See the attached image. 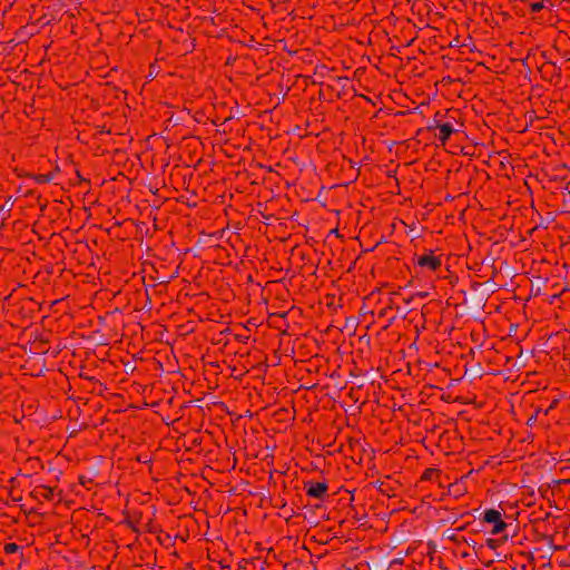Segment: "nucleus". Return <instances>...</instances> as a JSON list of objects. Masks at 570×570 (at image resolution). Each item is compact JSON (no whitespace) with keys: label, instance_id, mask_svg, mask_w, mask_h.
I'll return each instance as SVG.
<instances>
[{"label":"nucleus","instance_id":"nucleus-1","mask_svg":"<svg viewBox=\"0 0 570 570\" xmlns=\"http://www.w3.org/2000/svg\"><path fill=\"white\" fill-rule=\"evenodd\" d=\"M399 297V293L389 292L385 295L379 289L377 292H372L367 297H365L364 304L362 306V311L364 314L370 313L371 315L375 314V311H367V303H372L377 301L382 306L376 312L377 320L382 321V330H387L395 318L397 317L400 306L397 305L396 298Z\"/></svg>","mask_w":570,"mask_h":570},{"label":"nucleus","instance_id":"nucleus-2","mask_svg":"<svg viewBox=\"0 0 570 570\" xmlns=\"http://www.w3.org/2000/svg\"><path fill=\"white\" fill-rule=\"evenodd\" d=\"M493 258L495 257L492 256V252H488L485 255H482L481 252H469L466 255H449L446 262L449 268L450 262L455 259L456 265L465 266L466 269L474 272L479 278L489 282L493 278Z\"/></svg>","mask_w":570,"mask_h":570},{"label":"nucleus","instance_id":"nucleus-3","mask_svg":"<svg viewBox=\"0 0 570 570\" xmlns=\"http://www.w3.org/2000/svg\"><path fill=\"white\" fill-rule=\"evenodd\" d=\"M481 521L491 525L490 533L493 535H500L499 539H487V546L491 549H497L503 541L508 539V533H505L509 524L503 519L501 511L497 509H487L483 514Z\"/></svg>","mask_w":570,"mask_h":570},{"label":"nucleus","instance_id":"nucleus-4","mask_svg":"<svg viewBox=\"0 0 570 570\" xmlns=\"http://www.w3.org/2000/svg\"><path fill=\"white\" fill-rule=\"evenodd\" d=\"M493 281L499 286L507 285V279H512L517 274V269L513 265H511L507 258H502L500 256H495L493 258Z\"/></svg>","mask_w":570,"mask_h":570},{"label":"nucleus","instance_id":"nucleus-5","mask_svg":"<svg viewBox=\"0 0 570 570\" xmlns=\"http://www.w3.org/2000/svg\"><path fill=\"white\" fill-rule=\"evenodd\" d=\"M311 254H317V252H289L288 265L286 267L281 266L279 269H286V273L289 271L295 274L297 271L303 269L306 267L307 263H311V266L307 267V272L312 273L314 272V267L316 266L311 257Z\"/></svg>","mask_w":570,"mask_h":570},{"label":"nucleus","instance_id":"nucleus-6","mask_svg":"<svg viewBox=\"0 0 570 570\" xmlns=\"http://www.w3.org/2000/svg\"><path fill=\"white\" fill-rule=\"evenodd\" d=\"M434 252L431 254H415L413 257V264L419 268V273H435L441 269L442 261L440 256H434Z\"/></svg>","mask_w":570,"mask_h":570},{"label":"nucleus","instance_id":"nucleus-7","mask_svg":"<svg viewBox=\"0 0 570 570\" xmlns=\"http://www.w3.org/2000/svg\"><path fill=\"white\" fill-rule=\"evenodd\" d=\"M213 264L236 271H240V267L245 268V262L238 256V252H218V255L213 259Z\"/></svg>","mask_w":570,"mask_h":570},{"label":"nucleus","instance_id":"nucleus-8","mask_svg":"<svg viewBox=\"0 0 570 570\" xmlns=\"http://www.w3.org/2000/svg\"><path fill=\"white\" fill-rule=\"evenodd\" d=\"M304 490L308 498L318 501H325L328 499V482L327 481H305Z\"/></svg>","mask_w":570,"mask_h":570},{"label":"nucleus","instance_id":"nucleus-9","mask_svg":"<svg viewBox=\"0 0 570 570\" xmlns=\"http://www.w3.org/2000/svg\"><path fill=\"white\" fill-rule=\"evenodd\" d=\"M532 266L531 269L533 272L542 273L544 277L552 273L551 269V258H548L542 255V252H532Z\"/></svg>","mask_w":570,"mask_h":570},{"label":"nucleus","instance_id":"nucleus-10","mask_svg":"<svg viewBox=\"0 0 570 570\" xmlns=\"http://www.w3.org/2000/svg\"><path fill=\"white\" fill-rule=\"evenodd\" d=\"M30 495L39 503L43 501H52L55 495V488L46 484H39L33 488Z\"/></svg>","mask_w":570,"mask_h":570},{"label":"nucleus","instance_id":"nucleus-11","mask_svg":"<svg viewBox=\"0 0 570 570\" xmlns=\"http://www.w3.org/2000/svg\"><path fill=\"white\" fill-rule=\"evenodd\" d=\"M564 287H562L560 291L556 292H549L546 287L544 292L542 293L543 302H548L549 304H554L556 301L560 299L561 294L563 293Z\"/></svg>","mask_w":570,"mask_h":570},{"label":"nucleus","instance_id":"nucleus-12","mask_svg":"<svg viewBox=\"0 0 570 570\" xmlns=\"http://www.w3.org/2000/svg\"><path fill=\"white\" fill-rule=\"evenodd\" d=\"M441 476V471L435 468H428L421 475V481H436Z\"/></svg>","mask_w":570,"mask_h":570},{"label":"nucleus","instance_id":"nucleus-13","mask_svg":"<svg viewBox=\"0 0 570 570\" xmlns=\"http://www.w3.org/2000/svg\"><path fill=\"white\" fill-rule=\"evenodd\" d=\"M325 303L331 311H336L337 308H342L343 306L342 297L336 298L335 295L333 294H327L325 296Z\"/></svg>","mask_w":570,"mask_h":570},{"label":"nucleus","instance_id":"nucleus-14","mask_svg":"<svg viewBox=\"0 0 570 570\" xmlns=\"http://www.w3.org/2000/svg\"><path fill=\"white\" fill-rule=\"evenodd\" d=\"M553 407V403L550 405L548 410H542L540 407L535 409L534 413L528 419L527 424L532 426L540 416H547L550 409Z\"/></svg>","mask_w":570,"mask_h":570},{"label":"nucleus","instance_id":"nucleus-15","mask_svg":"<svg viewBox=\"0 0 570 570\" xmlns=\"http://www.w3.org/2000/svg\"><path fill=\"white\" fill-rule=\"evenodd\" d=\"M439 128L441 131L440 139L442 141H445L450 137V135L453 132V128L450 124H442L439 126Z\"/></svg>","mask_w":570,"mask_h":570},{"label":"nucleus","instance_id":"nucleus-16","mask_svg":"<svg viewBox=\"0 0 570 570\" xmlns=\"http://www.w3.org/2000/svg\"><path fill=\"white\" fill-rule=\"evenodd\" d=\"M21 550H22V547L18 546L14 542H8L3 547V551H4L6 554H13V553H16L18 551H21Z\"/></svg>","mask_w":570,"mask_h":570},{"label":"nucleus","instance_id":"nucleus-17","mask_svg":"<svg viewBox=\"0 0 570 570\" xmlns=\"http://www.w3.org/2000/svg\"><path fill=\"white\" fill-rule=\"evenodd\" d=\"M287 314H288V309H283V311L277 309V311L271 312L269 321L274 322L276 318H285Z\"/></svg>","mask_w":570,"mask_h":570},{"label":"nucleus","instance_id":"nucleus-18","mask_svg":"<svg viewBox=\"0 0 570 570\" xmlns=\"http://www.w3.org/2000/svg\"><path fill=\"white\" fill-rule=\"evenodd\" d=\"M449 493L459 498L462 494V487L459 483H453L449 487Z\"/></svg>","mask_w":570,"mask_h":570},{"label":"nucleus","instance_id":"nucleus-19","mask_svg":"<svg viewBox=\"0 0 570 570\" xmlns=\"http://www.w3.org/2000/svg\"><path fill=\"white\" fill-rule=\"evenodd\" d=\"M541 540L544 541L550 548L553 550H560L561 547H557L553 544V535L551 534H542Z\"/></svg>","mask_w":570,"mask_h":570},{"label":"nucleus","instance_id":"nucleus-20","mask_svg":"<svg viewBox=\"0 0 570 570\" xmlns=\"http://www.w3.org/2000/svg\"><path fill=\"white\" fill-rule=\"evenodd\" d=\"M83 289L86 291L85 303H86V305H88V303L90 302L95 291H94V288H92V286L90 284H86Z\"/></svg>","mask_w":570,"mask_h":570},{"label":"nucleus","instance_id":"nucleus-21","mask_svg":"<svg viewBox=\"0 0 570 570\" xmlns=\"http://www.w3.org/2000/svg\"><path fill=\"white\" fill-rule=\"evenodd\" d=\"M63 267H61V265L59 263H57L56 265H51L50 267H46V271L48 274H55V273H62L63 272Z\"/></svg>","mask_w":570,"mask_h":570},{"label":"nucleus","instance_id":"nucleus-22","mask_svg":"<svg viewBox=\"0 0 570 570\" xmlns=\"http://www.w3.org/2000/svg\"><path fill=\"white\" fill-rule=\"evenodd\" d=\"M402 566H403L402 560H393V561L390 563V566H389L387 570H403V569H402Z\"/></svg>","mask_w":570,"mask_h":570},{"label":"nucleus","instance_id":"nucleus-23","mask_svg":"<svg viewBox=\"0 0 570 570\" xmlns=\"http://www.w3.org/2000/svg\"><path fill=\"white\" fill-rule=\"evenodd\" d=\"M52 179V175H40L37 177V181L39 183H48Z\"/></svg>","mask_w":570,"mask_h":570},{"label":"nucleus","instance_id":"nucleus-24","mask_svg":"<svg viewBox=\"0 0 570 570\" xmlns=\"http://www.w3.org/2000/svg\"><path fill=\"white\" fill-rule=\"evenodd\" d=\"M210 240H214L212 236H206V238L204 239V243L208 246V248L223 247L220 244H208V242Z\"/></svg>","mask_w":570,"mask_h":570},{"label":"nucleus","instance_id":"nucleus-25","mask_svg":"<svg viewBox=\"0 0 570 570\" xmlns=\"http://www.w3.org/2000/svg\"><path fill=\"white\" fill-rule=\"evenodd\" d=\"M239 239V236L238 235H234V238L233 236H229L228 238V243H229V246H232L233 248L236 247V242Z\"/></svg>","mask_w":570,"mask_h":570},{"label":"nucleus","instance_id":"nucleus-26","mask_svg":"<svg viewBox=\"0 0 570 570\" xmlns=\"http://www.w3.org/2000/svg\"><path fill=\"white\" fill-rule=\"evenodd\" d=\"M360 258V256L355 257L348 265L347 267L345 268V272L350 273L353 271L357 259Z\"/></svg>","mask_w":570,"mask_h":570},{"label":"nucleus","instance_id":"nucleus-27","mask_svg":"<svg viewBox=\"0 0 570 570\" xmlns=\"http://www.w3.org/2000/svg\"><path fill=\"white\" fill-rule=\"evenodd\" d=\"M409 235L411 236V240L414 243L416 239H419V233L415 232V229H410Z\"/></svg>","mask_w":570,"mask_h":570},{"label":"nucleus","instance_id":"nucleus-28","mask_svg":"<svg viewBox=\"0 0 570 570\" xmlns=\"http://www.w3.org/2000/svg\"><path fill=\"white\" fill-rule=\"evenodd\" d=\"M531 8L533 11H540L543 8V3L542 2L532 3Z\"/></svg>","mask_w":570,"mask_h":570},{"label":"nucleus","instance_id":"nucleus-29","mask_svg":"<svg viewBox=\"0 0 570 570\" xmlns=\"http://www.w3.org/2000/svg\"><path fill=\"white\" fill-rule=\"evenodd\" d=\"M11 206H12L11 198H8L4 203V205L2 206V210L3 209L10 210Z\"/></svg>","mask_w":570,"mask_h":570},{"label":"nucleus","instance_id":"nucleus-30","mask_svg":"<svg viewBox=\"0 0 570 570\" xmlns=\"http://www.w3.org/2000/svg\"><path fill=\"white\" fill-rule=\"evenodd\" d=\"M178 273V265H176L173 269V272L168 275V278H173L177 275Z\"/></svg>","mask_w":570,"mask_h":570},{"label":"nucleus","instance_id":"nucleus-31","mask_svg":"<svg viewBox=\"0 0 570 570\" xmlns=\"http://www.w3.org/2000/svg\"><path fill=\"white\" fill-rule=\"evenodd\" d=\"M126 523H127V524H128V527H129V528H131L134 531H136V532L138 531L131 521H126Z\"/></svg>","mask_w":570,"mask_h":570},{"label":"nucleus","instance_id":"nucleus-32","mask_svg":"<svg viewBox=\"0 0 570 570\" xmlns=\"http://www.w3.org/2000/svg\"><path fill=\"white\" fill-rule=\"evenodd\" d=\"M26 304H27V305H32V306H35V305H36V302H35L33 299H27V301H26Z\"/></svg>","mask_w":570,"mask_h":570},{"label":"nucleus","instance_id":"nucleus-33","mask_svg":"<svg viewBox=\"0 0 570 570\" xmlns=\"http://www.w3.org/2000/svg\"><path fill=\"white\" fill-rule=\"evenodd\" d=\"M379 244H380V243H376L375 245L370 246L367 249L373 250V249H375V247H376Z\"/></svg>","mask_w":570,"mask_h":570},{"label":"nucleus","instance_id":"nucleus-34","mask_svg":"<svg viewBox=\"0 0 570 570\" xmlns=\"http://www.w3.org/2000/svg\"><path fill=\"white\" fill-rule=\"evenodd\" d=\"M331 234H335V238H337V230L333 229Z\"/></svg>","mask_w":570,"mask_h":570},{"label":"nucleus","instance_id":"nucleus-35","mask_svg":"<svg viewBox=\"0 0 570 570\" xmlns=\"http://www.w3.org/2000/svg\"><path fill=\"white\" fill-rule=\"evenodd\" d=\"M337 254H340V256H343L344 252L340 250V252H337ZM338 259H341V257H338Z\"/></svg>","mask_w":570,"mask_h":570},{"label":"nucleus","instance_id":"nucleus-36","mask_svg":"<svg viewBox=\"0 0 570 570\" xmlns=\"http://www.w3.org/2000/svg\"><path fill=\"white\" fill-rule=\"evenodd\" d=\"M345 570H357V568H346Z\"/></svg>","mask_w":570,"mask_h":570}]
</instances>
